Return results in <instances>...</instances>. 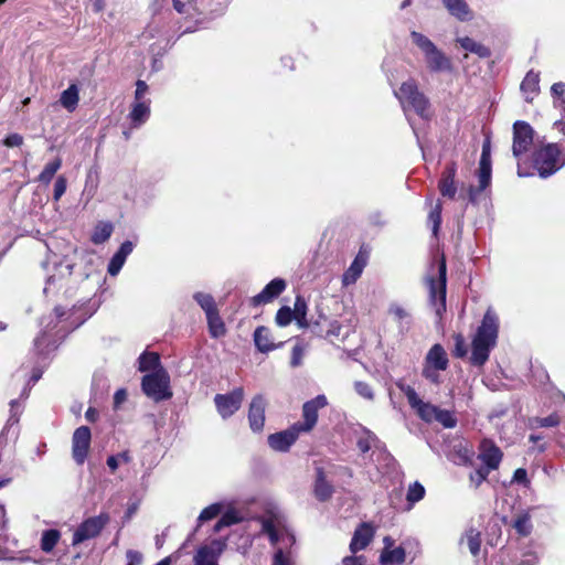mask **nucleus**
I'll list each match as a JSON object with an SVG mask.
<instances>
[{
	"label": "nucleus",
	"instance_id": "50",
	"mask_svg": "<svg viewBox=\"0 0 565 565\" xmlns=\"http://www.w3.org/2000/svg\"><path fill=\"white\" fill-rule=\"evenodd\" d=\"M221 510H222V505L218 503H214V504L206 507L205 509L202 510V512L200 513V515L198 518L199 523H203L205 521H210V520L216 518L221 513Z\"/></svg>",
	"mask_w": 565,
	"mask_h": 565
},
{
	"label": "nucleus",
	"instance_id": "31",
	"mask_svg": "<svg viewBox=\"0 0 565 565\" xmlns=\"http://www.w3.org/2000/svg\"><path fill=\"white\" fill-rule=\"evenodd\" d=\"M114 231V226L110 222H98L92 233L90 241L95 245L104 244L109 239Z\"/></svg>",
	"mask_w": 565,
	"mask_h": 565
},
{
	"label": "nucleus",
	"instance_id": "30",
	"mask_svg": "<svg viewBox=\"0 0 565 565\" xmlns=\"http://www.w3.org/2000/svg\"><path fill=\"white\" fill-rule=\"evenodd\" d=\"M203 0H173V8L188 17H194L202 13L201 4Z\"/></svg>",
	"mask_w": 565,
	"mask_h": 565
},
{
	"label": "nucleus",
	"instance_id": "6",
	"mask_svg": "<svg viewBox=\"0 0 565 565\" xmlns=\"http://www.w3.org/2000/svg\"><path fill=\"white\" fill-rule=\"evenodd\" d=\"M446 262L441 258L437 264V276L427 278L430 306L438 317L446 311Z\"/></svg>",
	"mask_w": 565,
	"mask_h": 565
},
{
	"label": "nucleus",
	"instance_id": "34",
	"mask_svg": "<svg viewBox=\"0 0 565 565\" xmlns=\"http://www.w3.org/2000/svg\"><path fill=\"white\" fill-rule=\"evenodd\" d=\"M457 42L460 44V46L471 53L477 54L479 57H488L490 56V50L482 45L479 42H476L473 39L465 36L459 38Z\"/></svg>",
	"mask_w": 565,
	"mask_h": 565
},
{
	"label": "nucleus",
	"instance_id": "15",
	"mask_svg": "<svg viewBox=\"0 0 565 565\" xmlns=\"http://www.w3.org/2000/svg\"><path fill=\"white\" fill-rule=\"evenodd\" d=\"M226 547L223 540H214L201 546L193 556V565H218V558Z\"/></svg>",
	"mask_w": 565,
	"mask_h": 565
},
{
	"label": "nucleus",
	"instance_id": "20",
	"mask_svg": "<svg viewBox=\"0 0 565 565\" xmlns=\"http://www.w3.org/2000/svg\"><path fill=\"white\" fill-rule=\"evenodd\" d=\"M286 288V282L281 278H275L256 296L252 298L254 306L268 303L278 297Z\"/></svg>",
	"mask_w": 565,
	"mask_h": 565
},
{
	"label": "nucleus",
	"instance_id": "17",
	"mask_svg": "<svg viewBox=\"0 0 565 565\" xmlns=\"http://www.w3.org/2000/svg\"><path fill=\"white\" fill-rule=\"evenodd\" d=\"M299 435V430L292 425L286 430L269 435L268 445L276 451H287Z\"/></svg>",
	"mask_w": 565,
	"mask_h": 565
},
{
	"label": "nucleus",
	"instance_id": "28",
	"mask_svg": "<svg viewBox=\"0 0 565 565\" xmlns=\"http://www.w3.org/2000/svg\"><path fill=\"white\" fill-rule=\"evenodd\" d=\"M444 6L449 13L461 21H467L471 18V11L466 0H443Z\"/></svg>",
	"mask_w": 565,
	"mask_h": 565
},
{
	"label": "nucleus",
	"instance_id": "43",
	"mask_svg": "<svg viewBox=\"0 0 565 565\" xmlns=\"http://www.w3.org/2000/svg\"><path fill=\"white\" fill-rule=\"evenodd\" d=\"M513 527L515 531L523 536H526L532 531L531 516L527 512L516 515L513 521Z\"/></svg>",
	"mask_w": 565,
	"mask_h": 565
},
{
	"label": "nucleus",
	"instance_id": "58",
	"mask_svg": "<svg viewBox=\"0 0 565 565\" xmlns=\"http://www.w3.org/2000/svg\"><path fill=\"white\" fill-rule=\"evenodd\" d=\"M148 92V85L145 81L138 79L136 83L135 100H146L143 97Z\"/></svg>",
	"mask_w": 565,
	"mask_h": 565
},
{
	"label": "nucleus",
	"instance_id": "13",
	"mask_svg": "<svg viewBox=\"0 0 565 565\" xmlns=\"http://www.w3.org/2000/svg\"><path fill=\"white\" fill-rule=\"evenodd\" d=\"M243 398L244 391L243 388L237 387L227 394H216L214 403L218 414L225 419L239 409Z\"/></svg>",
	"mask_w": 565,
	"mask_h": 565
},
{
	"label": "nucleus",
	"instance_id": "14",
	"mask_svg": "<svg viewBox=\"0 0 565 565\" xmlns=\"http://www.w3.org/2000/svg\"><path fill=\"white\" fill-rule=\"evenodd\" d=\"M107 522L108 516L105 514L85 520L74 532L72 541L73 545H77L84 541L97 536Z\"/></svg>",
	"mask_w": 565,
	"mask_h": 565
},
{
	"label": "nucleus",
	"instance_id": "2",
	"mask_svg": "<svg viewBox=\"0 0 565 565\" xmlns=\"http://www.w3.org/2000/svg\"><path fill=\"white\" fill-rule=\"evenodd\" d=\"M262 531L268 535L273 545H277L271 565H292L290 552L286 550L294 545V534L273 518L263 520Z\"/></svg>",
	"mask_w": 565,
	"mask_h": 565
},
{
	"label": "nucleus",
	"instance_id": "51",
	"mask_svg": "<svg viewBox=\"0 0 565 565\" xmlns=\"http://www.w3.org/2000/svg\"><path fill=\"white\" fill-rule=\"evenodd\" d=\"M294 319V312L289 307H281L276 315V323L279 327L288 326Z\"/></svg>",
	"mask_w": 565,
	"mask_h": 565
},
{
	"label": "nucleus",
	"instance_id": "61",
	"mask_svg": "<svg viewBox=\"0 0 565 565\" xmlns=\"http://www.w3.org/2000/svg\"><path fill=\"white\" fill-rule=\"evenodd\" d=\"M58 285L61 286V277L56 275H52L46 279L45 287L43 289L44 294H49L51 290L54 289V287Z\"/></svg>",
	"mask_w": 565,
	"mask_h": 565
},
{
	"label": "nucleus",
	"instance_id": "60",
	"mask_svg": "<svg viewBox=\"0 0 565 565\" xmlns=\"http://www.w3.org/2000/svg\"><path fill=\"white\" fill-rule=\"evenodd\" d=\"M23 142V138L19 134H11L4 139V145L7 147H19Z\"/></svg>",
	"mask_w": 565,
	"mask_h": 565
},
{
	"label": "nucleus",
	"instance_id": "7",
	"mask_svg": "<svg viewBox=\"0 0 565 565\" xmlns=\"http://www.w3.org/2000/svg\"><path fill=\"white\" fill-rule=\"evenodd\" d=\"M143 393L156 402L169 399L172 396L170 390V376L163 367L142 377Z\"/></svg>",
	"mask_w": 565,
	"mask_h": 565
},
{
	"label": "nucleus",
	"instance_id": "10",
	"mask_svg": "<svg viewBox=\"0 0 565 565\" xmlns=\"http://www.w3.org/2000/svg\"><path fill=\"white\" fill-rule=\"evenodd\" d=\"M395 384L397 388L406 396L411 408L423 422L430 424L435 420L438 406L423 401L415 388L406 384L404 380H398Z\"/></svg>",
	"mask_w": 565,
	"mask_h": 565
},
{
	"label": "nucleus",
	"instance_id": "42",
	"mask_svg": "<svg viewBox=\"0 0 565 565\" xmlns=\"http://www.w3.org/2000/svg\"><path fill=\"white\" fill-rule=\"evenodd\" d=\"M559 424V417L557 414H551L546 417H533L529 420V426L532 429L544 428V427H555Z\"/></svg>",
	"mask_w": 565,
	"mask_h": 565
},
{
	"label": "nucleus",
	"instance_id": "26",
	"mask_svg": "<svg viewBox=\"0 0 565 565\" xmlns=\"http://www.w3.org/2000/svg\"><path fill=\"white\" fill-rule=\"evenodd\" d=\"M79 102V88L76 84H71L65 90L61 93L60 104L67 111L73 113Z\"/></svg>",
	"mask_w": 565,
	"mask_h": 565
},
{
	"label": "nucleus",
	"instance_id": "23",
	"mask_svg": "<svg viewBox=\"0 0 565 565\" xmlns=\"http://www.w3.org/2000/svg\"><path fill=\"white\" fill-rule=\"evenodd\" d=\"M150 117V100H134L128 115L131 128L141 127Z\"/></svg>",
	"mask_w": 565,
	"mask_h": 565
},
{
	"label": "nucleus",
	"instance_id": "37",
	"mask_svg": "<svg viewBox=\"0 0 565 565\" xmlns=\"http://www.w3.org/2000/svg\"><path fill=\"white\" fill-rule=\"evenodd\" d=\"M139 371L146 372L152 370L153 372L158 370L160 366V358L157 353H142L139 356Z\"/></svg>",
	"mask_w": 565,
	"mask_h": 565
},
{
	"label": "nucleus",
	"instance_id": "19",
	"mask_svg": "<svg viewBox=\"0 0 565 565\" xmlns=\"http://www.w3.org/2000/svg\"><path fill=\"white\" fill-rule=\"evenodd\" d=\"M457 173V164L456 162H450L446 166L445 170L441 173V178L438 183V189L440 194L444 198L455 199L457 193V185L455 182V177Z\"/></svg>",
	"mask_w": 565,
	"mask_h": 565
},
{
	"label": "nucleus",
	"instance_id": "33",
	"mask_svg": "<svg viewBox=\"0 0 565 565\" xmlns=\"http://www.w3.org/2000/svg\"><path fill=\"white\" fill-rule=\"evenodd\" d=\"M364 266V260H361L359 257H356L342 276L343 286H350L354 284L361 276Z\"/></svg>",
	"mask_w": 565,
	"mask_h": 565
},
{
	"label": "nucleus",
	"instance_id": "25",
	"mask_svg": "<svg viewBox=\"0 0 565 565\" xmlns=\"http://www.w3.org/2000/svg\"><path fill=\"white\" fill-rule=\"evenodd\" d=\"M315 495L319 501H327L333 493L332 486L326 480L322 468L316 470Z\"/></svg>",
	"mask_w": 565,
	"mask_h": 565
},
{
	"label": "nucleus",
	"instance_id": "12",
	"mask_svg": "<svg viewBox=\"0 0 565 565\" xmlns=\"http://www.w3.org/2000/svg\"><path fill=\"white\" fill-rule=\"evenodd\" d=\"M534 130L530 124L518 120L513 124V156L519 158L530 150L533 143Z\"/></svg>",
	"mask_w": 565,
	"mask_h": 565
},
{
	"label": "nucleus",
	"instance_id": "21",
	"mask_svg": "<svg viewBox=\"0 0 565 565\" xmlns=\"http://www.w3.org/2000/svg\"><path fill=\"white\" fill-rule=\"evenodd\" d=\"M387 313L391 316L393 321L397 324L401 333H405L409 330L413 318L409 309L398 302H392L388 306Z\"/></svg>",
	"mask_w": 565,
	"mask_h": 565
},
{
	"label": "nucleus",
	"instance_id": "45",
	"mask_svg": "<svg viewBox=\"0 0 565 565\" xmlns=\"http://www.w3.org/2000/svg\"><path fill=\"white\" fill-rule=\"evenodd\" d=\"M439 423L445 428H455L457 426V418L454 413L447 409H441L438 407L435 420Z\"/></svg>",
	"mask_w": 565,
	"mask_h": 565
},
{
	"label": "nucleus",
	"instance_id": "4",
	"mask_svg": "<svg viewBox=\"0 0 565 565\" xmlns=\"http://www.w3.org/2000/svg\"><path fill=\"white\" fill-rule=\"evenodd\" d=\"M534 168L541 178H547L565 166V154L557 143H547L534 154Z\"/></svg>",
	"mask_w": 565,
	"mask_h": 565
},
{
	"label": "nucleus",
	"instance_id": "35",
	"mask_svg": "<svg viewBox=\"0 0 565 565\" xmlns=\"http://www.w3.org/2000/svg\"><path fill=\"white\" fill-rule=\"evenodd\" d=\"M65 315V311L61 307H56L54 309V318H51L49 322L45 323V330L34 340V345L42 350L46 347L45 335L49 330H52L56 327L57 321Z\"/></svg>",
	"mask_w": 565,
	"mask_h": 565
},
{
	"label": "nucleus",
	"instance_id": "47",
	"mask_svg": "<svg viewBox=\"0 0 565 565\" xmlns=\"http://www.w3.org/2000/svg\"><path fill=\"white\" fill-rule=\"evenodd\" d=\"M241 520H242V518L238 514V512H236L234 510L227 511L222 515V518L215 524L214 531L218 532L225 526H230V525L238 523Z\"/></svg>",
	"mask_w": 565,
	"mask_h": 565
},
{
	"label": "nucleus",
	"instance_id": "57",
	"mask_svg": "<svg viewBox=\"0 0 565 565\" xmlns=\"http://www.w3.org/2000/svg\"><path fill=\"white\" fill-rule=\"evenodd\" d=\"M292 312L294 317H301V319L307 316V302L302 297L298 296L296 298Z\"/></svg>",
	"mask_w": 565,
	"mask_h": 565
},
{
	"label": "nucleus",
	"instance_id": "27",
	"mask_svg": "<svg viewBox=\"0 0 565 565\" xmlns=\"http://www.w3.org/2000/svg\"><path fill=\"white\" fill-rule=\"evenodd\" d=\"M540 75L533 71H530L521 83V90L524 94L526 102H532L534 96L540 90Z\"/></svg>",
	"mask_w": 565,
	"mask_h": 565
},
{
	"label": "nucleus",
	"instance_id": "11",
	"mask_svg": "<svg viewBox=\"0 0 565 565\" xmlns=\"http://www.w3.org/2000/svg\"><path fill=\"white\" fill-rule=\"evenodd\" d=\"M327 405H328V401L324 395H318L315 398L307 401L302 405L303 420L294 424L296 429H298L300 434L311 431L318 422L319 409L326 407Z\"/></svg>",
	"mask_w": 565,
	"mask_h": 565
},
{
	"label": "nucleus",
	"instance_id": "38",
	"mask_svg": "<svg viewBox=\"0 0 565 565\" xmlns=\"http://www.w3.org/2000/svg\"><path fill=\"white\" fill-rule=\"evenodd\" d=\"M210 333L213 338H218L225 333V326L218 315V310L206 316Z\"/></svg>",
	"mask_w": 565,
	"mask_h": 565
},
{
	"label": "nucleus",
	"instance_id": "8",
	"mask_svg": "<svg viewBox=\"0 0 565 565\" xmlns=\"http://www.w3.org/2000/svg\"><path fill=\"white\" fill-rule=\"evenodd\" d=\"M492 175V162H491V147L490 141L487 140L482 145V152L479 161V168L477 172L478 188L469 186L468 189V201L476 204L479 201L481 193L490 185Z\"/></svg>",
	"mask_w": 565,
	"mask_h": 565
},
{
	"label": "nucleus",
	"instance_id": "48",
	"mask_svg": "<svg viewBox=\"0 0 565 565\" xmlns=\"http://www.w3.org/2000/svg\"><path fill=\"white\" fill-rule=\"evenodd\" d=\"M425 495V488L417 481L409 484L406 500L411 503V505L415 504L416 502L420 501Z\"/></svg>",
	"mask_w": 565,
	"mask_h": 565
},
{
	"label": "nucleus",
	"instance_id": "29",
	"mask_svg": "<svg viewBox=\"0 0 565 565\" xmlns=\"http://www.w3.org/2000/svg\"><path fill=\"white\" fill-rule=\"evenodd\" d=\"M254 342L260 352L273 351L276 345L270 340V331L266 327H258L254 332Z\"/></svg>",
	"mask_w": 565,
	"mask_h": 565
},
{
	"label": "nucleus",
	"instance_id": "52",
	"mask_svg": "<svg viewBox=\"0 0 565 565\" xmlns=\"http://www.w3.org/2000/svg\"><path fill=\"white\" fill-rule=\"evenodd\" d=\"M126 259L121 256L115 253V255L111 257L108 264L107 271L110 276H116L121 270Z\"/></svg>",
	"mask_w": 565,
	"mask_h": 565
},
{
	"label": "nucleus",
	"instance_id": "18",
	"mask_svg": "<svg viewBox=\"0 0 565 565\" xmlns=\"http://www.w3.org/2000/svg\"><path fill=\"white\" fill-rule=\"evenodd\" d=\"M266 401L262 395L255 396L249 405L248 422L252 430L260 431L265 424Z\"/></svg>",
	"mask_w": 565,
	"mask_h": 565
},
{
	"label": "nucleus",
	"instance_id": "24",
	"mask_svg": "<svg viewBox=\"0 0 565 565\" xmlns=\"http://www.w3.org/2000/svg\"><path fill=\"white\" fill-rule=\"evenodd\" d=\"M479 458L484 463V468H489L491 471L492 469H497L501 458L502 454L498 447H495L492 444L483 443L481 454L479 455Z\"/></svg>",
	"mask_w": 565,
	"mask_h": 565
},
{
	"label": "nucleus",
	"instance_id": "55",
	"mask_svg": "<svg viewBox=\"0 0 565 565\" xmlns=\"http://www.w3.org/2000/svg\"><path fill=\"white\" fill-rule=\"evenodd\" d=\"M354 388H355V392L363 398L373 399V397H374L373 390L367 383L358 381L354 383Z\"/></svg>",
	"mask_w": 565,
	"mask_h": 565
},
{
	"label": "nucleus",
	"instance_id": "3",
	"mask_svg": "<svg viewBox=\"0 0 565 565\" xmlns=\"http://www.w3.org/2000/svg\"><path fill=\"white\" fill-rule=\"evenodd\" d=\"M395 96L399 100L405 116L409 124L413 126L408 113L414 110L419 117L428 119L430 117L429 102L426 96L418 90L414 81L404 82L398 90H395Z\"/></svg>",
	"mask_w": 565,
	"mask_h": 565
},
{
	"label": "nucleus",
	"instance_id": "22",
	"mask_svg": "<svg viewBox=\"0 0 565 565\" xmlns=\"http://www.w3.org/2000/svg\"><path fill=\"white\" fill-rule=\"evenodd\" d=\"M374 534L375 530L370 523H362L354 531L350 543V551L355 554L356 552L364 550L373 540Z\"/></svg>",
	"mask_w": 565,
	"mask_h": 565
},
{
	"label": "nucleus",
	"instance_id": "62",
	"mask_svg": "<svg viewBox=\"0 0 565 565\" xmlns=\"http://www.w3.org/2000/svg\"><path fill=\"white\" fill-rule=\"evenodd\" d=\"M134 244L130 241L124 242L119 249L116 252L118 255H121L125 259L132 253Z\"/></svg>",
	"mask_w": 565,
	"mask_h": 565
},
{
	"label": "nucleus",
	"instance_id": "41",
	"mask_svg": "<svg viewBox=\"0 0 565 565\" xmlns=\"http://www.w3.org/2000/svg\"><path fill=\"white\" fill-rule=\"evenodd\" d=\"M62 166V160L60 158L54 159L53 161L45 164L43 171L39 175V181L49 184L54 178L55 173L60 170Z\"/></svg>",
	"mask_w": 565,
	"mask_h": 565
},
{
	"label": "nucleus",
	"instance_id": "56",
	"mask_svg": "<svg viewBox=\"0 0 565 565\" xmlns=\"http://www.w3.org/2000/svg\"><path fill=\"white\" fill-rule=\"evenodd\" d=\"M457 358H463L467 354L465 338L461 334L455 335V351Z\"/></svg>",
	"mask_w": 565,
	"mask_h": 565
},
{
	"label": "nucleus",
	"instance_id": "49",
	"mask_svg": "<svg viewBox=\"0 0 565 565\" xmlns=\"http://www.w3.org/2000/svg\"><path fill=\"white\" fill-rule=\"evenodd\" d=\"M441 203L438 201L428 215V222L431 224L434 235L437 234L441 223Z\"/></svg>",
	"mask_w": 565,
	"mask_h": 565
},
{
	"label": "nucleus",
	"instance_id": "59",
	"mask_svg": "<svg viewBox=\"0 0 565 565\" xmlns=\"http://www.w3.org/2000/svg\"><path fill=\"white\" fill-rule=\"evenodd\" d=\"M126 556L127 565H140L142 563V554L138 551L129 550Z\"/></svg>",
	"mask_w": 565,
	"mask_h": 565
},
{
	"label": "nucleus",
	"instance_id": "40",
	"mask_svg": "<svg viewBox=\"0 0 565 565\" xmlns=\"http://www.w3.org/2000/svg\"><path fill=\"white\" fill-rule=\"evenodd\" d=\"M194 300L202 308L206 316L217 310L214 298L210 294L195 292L193 295Z\"/></svg>",
	"mask_w": 565,
	"mask_h": 565
},
{
	"label": "nucleus",
	"instance_id": "36",
	"mask_svg": "<svg viewBox=\"0 0 565 565\" xmlns=\"http://www.w3.org/2000/svg\"><path fill=\"white\" fill-rule=\"evenodd\" d=\"M60 539H61L60 531L54 530V529L45 530L41 536V542H40L41 550L45 553L52 552L53 548L55 547V545L57 544V542L60 541Z\"/></svg>",
	"mask_w": 565,
	"mask_h": 565
},
{
	"label": "nucleus",
	"instance_id": "54",
	"mask_svg": "<svg viewBox=\"0 0 565 565\" xmlns=\"http://www.w3.org/2000/svg\"><path fill=\"white\" fill-rule=\"evenodd\" d=\"M67 188V180L64 175H58L55 184H54V192H53V199L55 201H58L65 193Z\"/></svg>",
	"mask_w": 565,
	"mask_h": 565
},
{
	"label": "nucleus",
	"instance_id": "44",
	"mask_svg": "<svg viewBox=\"0 0 565 565\" xmlns=\"http://www.w3.org/2000/svg\"><path fill=\"white\" fill-rule=\"evenodd\" d=\"M552 96L554 97L555 107L561 108L565 115V83L558 82L551 87Z\"/></svg>",
	"mask_w": 565,
	"mask_h": 565
},
{
	"label": "nucleus",
	"instance_id": "39",
	"mask_svg": "<svg viewBox=\"0 0 565 565\" xmlns=\"http://www.w3.org/2000/svg\"><path fill=\"white\" fill-rule=\"evenodd\" d=\"M462 540H466L470 553L477 556L480 552L481 534L478 530L470 527L466 531Z\"/></svg>",
	"mask_w": 565,
	"mask_h": 565
},
{
	"label": "nucleus",
	"instance_id": "63",
	"mask_svg": "<svg viewBox=\"0 0 565 565\" xmlns=\"http://www.w3.org/2000/svg\"><path fill=\"white\" fill-rule=\"evenodd\" d=\"M10 406H11V415H10V418L8 419V424L18 423L19 415H20V411L18 409L19 408L18 401H15V399L11 401Z\"/></svg>",
	"mask_w": 565,
	"mask_h": 565
},
{
	"label": "nucleus",
	"instance_id": "64",
	"mask_svg": "<svg viewBox=\"0 0 565 565\" xmlns=\"http://www.w3.org/2000/svg\"><path fill=\"white\" fill-rule=\"evenodd\" d=\"M343 565H365L361 556H347L342 561Z\"/></svg>",
	"mask_w": 565,
	"mask_h": 565
},
{
	"label": "nucleus",
	"instance_id": "46",
	"mask_svg": "<svg viewBox=\"0 0 565 565\" xmlns=\"http://www.w3.org/2000/svg\"><path fill=\"white\" fill-rule=\"evenodd\" d=\"M131 455L128 450L118 452L107 458V466L111 472H115L120 465H126L131 461Z\"/></svg>",
	"mask_w": 565,
	"mask_h": 565
},
{
	"label": "nucleus",
	"instance_id": "16",
	"mask_svg": "<svg viewBox=\"0 0 565 565\" xmlns=\"http://www.w3.org/2000/svg\"><path fill=\"white\" fill-rule=\"evenodd\" d=\"M90 438V429L87 426H81L74 431L72 438V452L76 463L83 465L86 460Z\"/></svg>",
	"mask_w": 565,
	"mask_h": 565
},
{
	"label": "nucleus",
	"instance_id": "1",
	"mask_svg": "<svg viewBox=\"0 0 565 565\" xmlns=\"http://www.w3.org/2000/svg\"><path fill=\"white\" fill-rule=\"evenodd\" d=\"M499 331L498 317L488 310L472 339L470 361L473 365L482 366L489 359L490 351L495 347Z\"/></svg>",
	"mask_w": 565,
	"mask_h": 565
},
{
	"label": "nucleus",
	"instance_id": "9",
	"mask_svg": "<svg viewBox=\"0 0 565 565\" xmlns=\"http://www.w3.org/2000/svg\"><path fill=\"white\" fill-rule=\"evenodd\" d=\"M449 361L445 349L434 344L425 356L422 375L433 384L441 382L439 372L448 367Z\"/></svg>",
	"mask_w": 565,
	"mask_h": 565
},
{
	"label": "nucleus",
	"instance_id": "5",
	"mask_svg": "<svg viewBox=\"0 0 565 565\" xmlns=\"http://www.w3.org/2000/svg\"><path fill=\"white\" fill-rule=\"evenodd\" d=\"M413 42L423 51L428 67L433 72L450 71V60L439 51L436 45L424 34L413 31L411 33Z\"/></svg>",
	"mask_w": 565,
	"mask_h": 565
},
{
	"label": "nucleus",
	"instance_id": "53",
	"mask_svg": "<svg viewBox=\"0 0 565 565\" xmlns=\"http://www.w3.org/2000/svg\"><path fill=\"white\" fill-rule=\"evenodd\" d=\"M489 473V468L480 467L470 473V482L477 488L487 479Z\"/></svg>",
	"mask_w": 565,
	"mask_h": 565
},
{
	"label": "nucleus",
	"instance_id": "32",
	"mask_svg": "<svg viewBox=\"0 0 565 565\" xmlns=\"http://www.w3.org/2000/svg\"><path fill=\"white\" fill-rule=\"evenodd\" d=\"M405 550L401 546L393 550L384 548L380 556V562L381 565L402 564L405 561Z\"/></svg>",
	"mask_w": 565,
	"mask_h": 565
}]
</instances>
